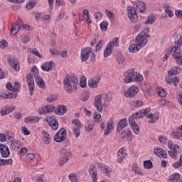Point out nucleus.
Wrapping results in <instances>:
<instances>
[{
	"label": "nucleus",
	"instance_id": "nucleus-60",
	"mask_svg": "<svg viewBox=\"0 0 182 182\" xmlns=\"http://www.w3.org/2000/svg\"><path fill=\"white\" fill-rule=\"evenodd\" d=\"M125 136L127 137V139H128L129 141H132V139L133 137V133H132V131L128 130L126 132Z\"/></svg>",
	"mask_w": 182,
	"mask_h": 182
},
{
	"label": "nucleus",
	"instance_id": "nucleus-8",
	"mask_svg": "<svg viewBox=\"0 0 182 182\" xmlns=\"http://www.w3.org/2000/svg\"><path fill=\"white\" fill-rule=\"evenodd\" d=\"M171 53L173 55V58L176 59L177 63L182 65V53L180 48L178 47H172Z\"/></svg>",
	"mask_w": 182,
	"mask_h": 182
},
{
	"label": "nucleus",
	"instance_id": "nucleus-21",
	"mask_svg": "<svg viewBox=\"0 0 182 182\" xmlns=\"http://www.w3.org/2000/svg\"><path fill=\"white\" fill-rule=\"evenodd\" d=\"M89 173L93 182H97V168L95 166H91L89 168Z\"/></svg>",
	"mask_w": 182,
	"mask_h": 182
},
{
	"label": "nucleus",
	"instance_id": "nucleus-14",
	"mask_svg": "<svg viewBox=\"0 0 182 182\" xmlns=\"http://www.w3.org/2000/svg\"><path fill=\"white\" fill-rule=\"evenodd\" d=\"M47 122H48L49 126L51 127L53 130H58V129L59 127V122H58V119H56V117H49L47 119Z\"/></svg>",
	"mask_w": 182,
	"mask_h": 182
},
{
	"label": "nucleus",
	"instance_id": "nucleus-15",
	"mask_svg": "<svg viewBox=\"0 0 182 182\" xmlns=\"http://www.w3.org/2000/svg\"><path fill=\"white\" fill-rule=\"evenodd\" d=\"M0 97H3V99H16L18 97V93L15 91L9 92H3L0 93Z\"/></svg>",
	"mask_w": 182,
	"mask_h": 182
},
{
	"label": "nucleus",
	"instance_id": "nucleus-49",
	"mask_svg": "<svg viewBox=\"0 0 182 182\" xmlns=\"http://www.w3.org/2000/svg\"><path fill=\"white\" fill-rule=\"evenodd\" d=\"M105 45V41L103 40H100L96 45L95 47V52H99L102 48H103V46Z\"/></svg>",
	"mask_w": 182,
	"mask_h": 182
},
{
	"label": "nucleus",
	"instance_id": "nucleus-6",
	"mask_svg": "<svg viewBox=\"0 0 182 182\" xmlns=\"http://www.w3.org/2000/svg\"><path fill=\"white\" fill-rule=\"evenodd\" d=\"M139 92H140V88L139 86L133 85L124 92V95L126 97H134V96H136Z\"/></svg>",
	"mask_w": 182,
	"mask_h": 182
},
{
	"label": "nucleus",
	"instance_id": "nucleus-28",
	"mask_svg": "<svg viewBox=\"0 0 182 182\" xmlns=\"http://www.w3.org/2000/svg\"><path fill=\"white\" fill-rule=\"evenodd\" d=\"M68 112V108L65 105H60L55 110V113L56 114H59L60 116H62Z\"/></svg>",
	"mask_w": 182,
	"mask_h": 182
},
{
	"label": "nucleus",
	"instance_id": "nucleus-54",
	"mask_svg": "<svg viewBox=\"0 0 182 182\" xmlns=\"http://www.w3.org/2000/svg\"><path fill=\"white\" fill-rule=\"evenodd\" d=\"M107 26H109V23L107 21H102L100 23L101 31H107Z\"/></svg>",
	"mask_w": 182,
	"mask_h": 182
},
{
	"label": "nucleus",
	"instance_id": "nucleus-33",
	"mask_svg": "<svg viewBox=\"0 0 182 182\" xmlns=\"http://www.w3.org/2000/svg\"><path fill=\"white\" fill-rule=\"evenodd\" d=\"M93 127H95V123H93V121H88L85 124V132H92L93 130Z\"/></svg>",
	"mask_w": 182,
	"mask_h": 182
},
{
	"label": "nucleus",
	"instance_id": "nucleus-20",
	"mask_svg": "<svg viewBox=\"0 0 182 182\" xmlns=\"http://www.w3.org/2000/svg\"><path fill=\"white\" fill-rule=\"evenodd\" d=\"M134 70H129L127 73V76H125L124 82V83H130L134 82Z\"/></svg>",
	"mask_w": 182,
	"mask_h": 182
},
{
	"label": "nucleus",
	"instance_id": "nucleus-38",
	"mask_svg": "<svg viewBox=\"0 0 182 182\" xmlns=\"http://www.w3.org/2000/svg\"><path fill=\"white\" fill-rule=\"evenodd\" d=\"M147 118L151 119V120L148 122L149 124H152V123H156V122H157V120L159 119V117L153 114H149Z\"/></svg>",
	"mask_w": 182,
	"mask_h": 182
},
{
	"label": "nucleus",
	"instance_id": "nucleus-50",
	"mask_svg": "<svg viewBox=\"0 0 182 182\" xmlns=\"http://www.w3.org/2000/svg\"><path fill=\"white\" fill-rule=\"evenodd\" d=\"M56 100H58V95H51L47 98L48 103H53V102H56Z\"/></svg>",
	"mask_w": 182,
	"mask_h": 182
},
{
	"label": "nucleus",
	"instance_id": "nucleus-55",
	"mask_svg": "<svg viewBox=\"0 0 182 182\" xmlns=\"http://www.w3.org/2000/svg\"><path fill=\"white\" fill-rule=\"evenodd\" d=\"M156 22V20L153 16L149 17L146 21H145V25H151V23H154Z\"/></svg>",
	"mask_w": 182,
	"mask_h": 182
},
{
	"label": "nucleus",
	"instance_id": "nucleus-43",
	"mask_svg": "<svg viewBox=\"0 0 182 182\" xmlns=\"http://www.w3.org/2000/svg\"><path fill=\"white\" fill-rule=\"evenodd\" d=\"M112 47L109 45H107V47L104 50V57L107 58V56H110L112 55Z\"/></svg>",
	"mask_w": 182,
	"mask_h": 182
},
{
	"label": "nucleus",
	"instance_id": "nucleus-29",
	"mask_svg": "<svg viewBox=\"0 0 182 182\" xmlns=\"http://www.w3.org/2000/svg\"><path fill=\"white\" fill-rule=\"evenodd\" d=\"M34 79L36 80V84L38 86H39V87H42L43 89L45 87V81L38 75V73L36 75H34Z\"/></svg>",
	"mask_w": 182,
	"mask_h": 182
},
{
	"label": "nucleus",
	"instance_id": "nucleus-62",
	"mask_svg": "<svg viewBox=\"0 0 182 182\" xmlns=\"http://www.w3.org/2000/svg\"><path fill=\"white\" fill-rule=\"evenodd\" d=\"M95 122H99L102 118V115L100 114H97V112H95L93 114Z\"/></svg>",
	"mask_w": 182,
	"mask_h": 182
},
{
	"label": "nucleus",
	"instance_id": "nucleus-56",
	"mask_svg": "<svg viewBox=\"0 0 182 182\" xmlns=\"http://www.w3.org/2000/svg\"><path fill=\"white\" fill-rule=\"evenodd\" d=\"M20 89H21V83L19 82H16L14 84V90H13V92H16V93H18Z\"/></svg>",
	"mask_w": 182,
	"mask_h": 182
},
{
	"label": "nucleus",
	"instance_id": "nucleus-17",
	"mask_svg": "<svg viewBox=\"0 0 182 182\" xmlns=\"http://www.w3.org/2000/svg\"><path fill=\"white\" fill-rule=\"evenodd\" d=\"M129 124L135 134H139L140 133V128H139V125L136 124V121H134V118L130 117L129 118Z\"/></svg>",
	"mask_w": 182,
	"mask_h": 182
},
{
	"label": "nucleus",
	"instance_id": "nucleus-42",
	"mask_svg": "<svg viewBox=\"0 0 182 182\" xmlns=\"http://www.w3.org/2000/svg\"><path fill=\"white\" fill-rule=\"evenodd\" d=\"M119 37H117L112 39V41L108 43V46H109L112 48H113V46H119Z\"/></svg>",
	"mask_w": 182,
	"mask_h": 182
},
{
	"label": "nucleus",
	"instance_id": "nucleus-37",
	"mask_svg": "<svg viewBox=\"0 0 182 182\" xmlns=\"http://www.w3.org/2000/svg\"><path fill=\"white\" fill-rule=\"evenodd\" d=\"M36 6V0H31L26 5V8L28 10L33 9Z\"/></svg>",
	"mask_w": 182,
	"mask_h": 182
},
{
	"label": "nucleus",
	"instance_id": "nucleus-57",
	"mask_svg": "<svg viewBox=\"0 0 182 182\" xmlns=\"http://www.w3.org/2000/svg\"><path fill=\"white\" fill-rule=\"evenodd\" d=\"M72 123L75 125L73 127H82V123L77 119H73Z\"/></svg>",
	"mask_w": 182,
	"mask_h": 182
},
{
	"label": "nucleus",
	"instance_id": "nucleus-47",
	"mask_svg": "<svg viewBox=\"0 0 182 182\" xmlns=\"http://www.w3.org/2000/svg\"><path fill=\"white\" fill-rule=\"evenodd\" d=\"M182 166V155L180 156V159L178 161L173 164L172 166L173 168H180Z\"/></svg>",
	"mask_w": 182,
	"mask_h": 182
},
{
	"label": "nucleus",
	"instance_id": "nucleus-13",
	"mask_svg": "<svg viewBox=\"0 0 182 182\" xmlns=\"http://www.w3.org/2000/svg\"><path fill=\"white\" fill-rule=\"evenodd\" d=\"M0 153L1 154V157L6 159L9 157L11 151L9 150V148H8V146L4 144H0Z\"/></svg>",
	"mask_w": 182,
	"mask_h": 182
},
{
	"label": "nucleus",
	"instance_id": "nucleus-34",
	"mask_svg": "<svg viewBox=\"0 0 182 182\" xmlns=\"http://www.w3.org/2000/svg\"><path fill=\"white\" fill-rule=\"evenodd\" d=\"M135 4L140 12H144V11H146V4H144V2L136 1L135 2Z\"/></svg>",
	"mask_w": 182,
	"mask_h": 182
},
{
	"label": "nucleus",
	"instance_id": "nucleus-19",
	"mask_svg": "<svg viewBox=\"0 0 182 182\" xmlns=\"http://www.w3.org/2000/svg\"><path fill=\"white\" fill-rule=\"evenodd\" d=\"M55 106L53 105H47L46 107H42L39 109V113L41 114H46L47 113H52L55 111Z\"/></svg>",
	"mask_w": 182,
	"mask_h": 182
},
{
	"label": "nucleus",
	"instance_id": "nucleus-11",
	"mask_svg": "<svg viewBox=\"0 0 182 182\" xmlns=\"http://www.w3.org/2000/svg\"><path fill=\"white\" fill-rule=\"evenodd\" d=\"M151 110V109H150V107L139 110L136 113L133 114L131 117L133 119H140V117H144V116H147L149 113H150Z\"/></svg>",
	"mask_w": 182,
	"mask_h": 182
},
{
	"label": "nucleus",
	"instance_id": "nucleus-1",
	"mask_svg": "<svg viewBox=\"0 0 182 182\" xmlns=\"http://www.w3.org/2000/svg\"><path fill=\"white\" fill-rule=\"evenodd\" d=\"M110 102H112V97L107 95V94H100L95 97L94 106L97 112L102 113L103 112V107H106Z\"/></svg>",
	"mask_w": 182,
	"mask_h": 182
},
{
	"label": "nucleus",
	"instance_id": "nucleus-59",
	"mask_svg": "<svg viewBox=\"0 0 182 182\" xmlns=\"http://www.w3.org/2000/svg\"><path fill=\"white\" fill-rule=\"evenodd\" d=\"M68 178L70 181H77V176L75 173H71L69 175Z\"/></svg>",
	"mask_w": 182,
	"mask_h": 182
},
{
	"label": "nucleus",
	"instance_id": "nucleus-16",
	"mask_svg": "<svg viewBox=\"0 0 182 182\" xmlns=\"http://www.w3.org/2000/svg\"><path fill=\"white\" fill-rule=\"evenodd\" d=\"M154 153L160 159H167V151L164 150L163 148H154Z\"/></svg>",
	"mask_w": 182,
	"mask_h": 182
},
{
	"label": "nucleus",
	"instance_id": "nucleus-31",
	"mask_svg": "<svg viewBox=\"0 0 182 182\" xmlns=\"http://www.w3.org/2000/svg\"><path fill=\"white\" fill-rule=\"evenodd\" d=\"M42 136H43V141L45 143V144H49L52 139L50 137V135H49V134H48L47 132H43Z\"/></svg>",
	"mask_w": 182,
	"mask_h": 182
},
{
	"label": "nucleus",
	"instance_id": "nucleus-44",
	"mask_svg": "<svg viewBox=\"0 0 182 182\" xmlns=\"http://www.w3.org/2000/svg\"><path fill=\"white\" fill-rule=\"evenodd\" d=\"M178 71L177 70V67H173L171 70L168 72V77H173L175 75H177Z\"/></svg>",
	"mask_w": 182,
	"mask_h": 182
},
{
	"label": "nucleus",
	"instance_id": "nucleus-18",
	"mask_svg": "<svg viewBox=\"0 0 182 182\" xmlns=\"http://www.w3.org/2000/svg\"><path fill=\"white\" fill-rule=\"evenodd\" d=\"M100 82V77L96 76L92 77V79L89 80L88 81V86L95 89L99 86V83Z\"/></svg>",
	"mask_w": 182,
	"mask_h": 182
},
{
	"label": "nucleus",
	"instance_id": "nucleus-22",
	"mask_svg": "<svg viewBox=\"0 0 182 182\" xmlns=\"http://www.w3.org/2000/svg\"><path fill=\"white\" fill-rule=\"evenodd\" d=\"M180 151V146L176 144L173 145L172 151H168V155L171 159H177V153Z\"/></svg>",
	"mask_w": 182,
	"mask_h": 182
},
{
	"label": "nucleus",
	"instance_id": "nucleus-26",
	"mask_svg": "<svg viewBox=\"0 0 182 182\" xmlns=\"http://www.w3.org/2000/svg\"><path fill=\"white\" fill-rule=\"evenodd\" d=\"M52 65H53V60L46 62L41 65V69L44 72H49V70H52Z\"/></svg>",
	"mask_w": 182,
	"mask_h": 182
},
{
	"label": "nucleus",
	"instance_id": "nucleus-58",
	"mask_svg": "<svg viewBox=\"0 0 182 182\" xmlns=\"http://www.w3.org/2000/svg\"><path fill=\"white\" fill-rule=\"evenodd\" d=\"M6 89L9 90V92H14L15 90V87L12 85V83L11 82H7L6 85Z\"/></svg>",
	"mask_w": 182,
	"mask_h": 182
},
{
	"label": "nucleus",
	"instance_id": "nucleus-5",
	"mask_svg": "<svg viewBox=\"0 0 182 182\" xmlns=\"http://www.w3.org/2000/svg\"><path fill=\"white\" fill-rule=\"evenodd\" d=\"M60 153L62 154V156L59 159V166L60 167H62V166L66 164V163L69 161V157H70L72 152L63 148L60 151Z\"/></svg>",
	"mask_w": 182,
	"mask_h": 182
},
{
	"label": "nucleus",
	"instance_id": "nucleus-25",
	"mask_svg": "<svg viewBox=\"0 0 182 182\" xmlns=\"http://www.w3.org/2000/svg\"><path fill=\"white\" fill-rule=\"evenodd\" d=\"M126 156H127L126 151L123 148L120 149L117 152L118 163H122Z\"/></svg>",
	"mask_w": 182,
	"mask_h": 182
},
{
	"label": "nucleus",
	"instance_id": "nucleus-2",
	"mask_svg": "<svg viewBox=\"0 0 182 182\" xmlns=\"http://www.w3.org/2000/svg\"><path fill=\"white\" fill-rule=\"evenodd\" d=\"M79 80L75 77H70L64 80V89L68 93L76 90Z\"/></svg>",
	"mask_w": 182,
	"mask_h": 182
},
{
	"label": "nucleus",
	"instance_id": "nucleus-48",
	"mask_svg": "<svg viewBox=\"0 0 182 182\" xmlns=\"http://www.w3.org/2000/svg\"><path fill=\"white\" fill-rule=\"evenodd\" d=\"M144 168H147L148 170H150V168H153V163L151 161H144Z\"/></svg>",
	"mask_w": 182,
	"mask_h": 182
},
{
	"label": "nucleus",
	"instance_id": "nucleus-53",
	"mask_svg": "<svg viewBox=\"0 0 182 182\" xmlns=\"http://www.w3.org/2000/svg\"><path fill=\"white\" fill-rule=\"evenodd\" d=\"M166 82H168V83H171V82H173V85H175V86H177L176 83H178V77H174L172 80L171 77H169V79L166 80Z\"/></svg>",
	"mask_w": 182,
	"mask_h": 182
},
{
	"label": "nucleus",
	"instance_id": "nucleus-23",
	"mask_svg": "<svg viewBox=\"0 0 182 182\" xmlns=\"http://www.w3.org/2000/svg\"><path fill=\"white\" fill-rule=\"evenodd\" d=\"M127 126V119L124 118L122 119L117 124V132L119 133V132H122L124 127Z\"/></svg>",
	"mask_w": 182,
	"mask_h": 182
},
{
	"label": "nucleus",
	"instance_id": "nucleus-45",
	"mask_svg": "<svg viewBox=\"0 0 182 182\" xmlns=\"http://www.w3.org/2000/svg\"><path fill=\"white\" fill-rule=\"evenodd\" d=\"M80 129L82 127H73V133L75 137L77 138L80 136Z\"/></svg>",
	"mask_w": 182,
	"mask_h": 182
},
{
	"label": "nucleus",
	"instance_id": "nucleus-12",
	"mask_svg": "<svg viewBox=\"0 0 182 182\" xmlns=\"http://www.w3.org/2000/svg\"><path fill=\"white\" fill-rule=\"evenodd\" d=\"M92 50L93 49H92V48H87V47L81 50L80 58H81L82 62H86V60L89 59V57L90 56V53H92Z\"/></svg>",
	"mask_w": 182,
	"mask_h": 182
},
{
	"label": "nucleus",
	"instance_id": "nucleus-7",
	"mask_svg": "<svg viewBox=\"0 0 182 182\" xmlns=\"http://www.w3.org/2000/svg\"><path fill=\"white\" fill-rule=\"evenodd\" d=\"M68 134V132L66 129L61 128L54 136V140L57 143H60V141H64L66 140V136Z\"/></svg>",
	"mask_w": 182,
	"mask_h": 182
},
{
	"label": "nucleus",
	"instance_id": "nucleus-40",
	"mask_svg": "<svg viewBox=\"0 0 182 182\" xmlns=\"http://www.w3.org/2000/svg\"><path fill=\"white\" fill-rule=\"evenodd\" d=\"M170 135L173 139H180L182 137V132H171Z\"/></svg>",
	"mask_w": 182,
	"mask_h": 182
},
{
	"label": "nucleus",
	"instance_id": "nucleus-35",
	"mask_svg": "<svg viewBox=\"0 0 182 182\" xmlns=\"http://www.w3.org/2000/svg\"><path fill=\"white\" fill-rule=\"evenodd\" d=\"M21 29V26H19V23H16L11 30V35H13L14 36H15V35H16V33H18V32H19V30Z\"/></svg>",
	"mask_w": 182,
	"mask_h": 182
},
{
	"label": "nucleus",
	"instance_id": "nucleus-41",
	"mask_svg": "<svg viewBox=\"0 0 182 182\" xmlns=\"http://www.w3.org/2000/svg\"><path fill=\"white\" fill-rule=\"evenodd\" d=\"M11 146L13 149H19L21 147V141L16 139L11 140Z\"/></svg>",
	"mask_w": 182,
	"mask_h": 182
},
{
	"label": "nucleus",
	"instance_id": "nucleus-39",
	"mask_svg": "<svg viewBox=\"0 0 182 182\" xmlns=\"http://www.w3.org/2000/svg\"><path fill=\"white\" fill-rule=\"evenodd\" d=\"M139 49H140V47H139L136 43V44H132L129 47V52H132V53H136V52H137Z\"/></svg>",
	"mask_w": 182,
	"mask_h": 182
},
{
	"label": "nucleus",
	"instance_id": "nucleus-4",
	"mask_svg": "<svg viewBox=\"0 0 182 182\" xmlns=\"http://www.w3.org/2000/svg\"><path fill=\"white\" fill-rule=\"evenodd\" d=\"M149 32H150V28H146L141 33H139L135 39V42L137 46H139V49L141 48H143L144 46L148 41L147 38H149L150 36H149Z\"/></svg>",
	"mask_w": 182,
	"mask_h": 182
},
{
	"label": "nucleus",
	"instance_id": "nucleus-61",
	"mask_svg": "<svg viewBox=\"0 0 182 182\" xmlns=\"http://www.w3.org/2000/svg\"><path fill=\"white\" fill-rule=\"evenodd\" d=\"M159 140L160 143L165 144V143H167V136L162 135L159 137Z\"/></svg>",
	"mask_w": 182,
	"mask_h": 182
},
{
	"label": "nucleus",
	"instance_id": "nucleus-32",
	"mask_svg": "<svg viewBox=\"0 0 182 182\" xmlns=\"http://www.w3.org/2000/svg\"><path fill=\"white\" fill-rule=\"evenodd\" d=\"M82 15L85 21H86L87 23H91L92 20H90V16H89V10L88 9H84L82 11Z\"/></svg>",
	"mask_w": 182,
	"mask_h": 182
},
{
	"label": "nucleus",
	"instance_id": "nucleus-24",
	"mask_svg": "<svg viewBox=\"0 0 182 182\" xmlns=\"http://www.w3.org/2000/svg\"><path fill=\"white\" fill-rule=\"evenodd\" d=\"M41 117H27L24 119L25 123L31 124L32 123H39Z\"/></svg>",
	"mask_w": 182,
	"mask_h": 182
},
{
	"label": "nucleus",
	"instance_id": "nucleus-64",
	"mask_svg": "<svg viewBox=\"0 0 182 182\" xmlns=\"http://www.w3.org/2000/svg\"><path fill=\"white\" fill-rule=\"evenodd\" d=\"M31 53H33V55H35V56H38V58H42V55H41V53H39V52H38V49H36V48H33L31 50Z\"/></svg>",
	"mask_w": 182,
	"mask_h": 182
},
{
	"label": "nucleus",
	"instance_id": "nucleus-9",
	"mask_svg": "<svg viewBox=\"0 0 182 182\" xmlns=\"http://www.w3.org/2000/svg\"><path fill=\"white\" fill-rule=\"evenodd\" d=\"M127 11L128 16L131 22H132V23H136V22L139 21V18L137 17V13L136 12V8L133 6H129Z\"/></svg>",
	"mask_w": 182,
	"mask_h": 182
},
{
	"label": "nucleus",
	"instance_id": "nucleus-63",
	"mask_svg": "<svg viewBox=\"0 0 182 182\" xmlns=\"http://www.w3.org/2000/svg\"><path fill=\"white\" fill-rule=\"evenodd\" d=\"M117 60L119 65H123L124 62V58H123L122 55H120L118 57H117Z\"/></svg>",
	"mask_w": 182,
	"mask_h": 182
},
{
	"label": "nucleus",
	"instance_id": "nucleus-46",
	"mask_svg": "<svg viewBox=\"0 0 182 182\" xmlns=\"http://www.w3.org/2000/svg\"><path fill=\"white\" fill-rule=\"evenodd\" d=\"M134 82H143V75L139 73H136L135 76H134Z\"/></svg>",
	"mask_w": 182,
	"mask_h": 182
},
{
	"label": "nucleus",
	"instance_id": "nucleus-10",
	"mask_svg": "<svg viewBox=\"0 0 182 182\" xmlns=\"http://www.w3.org/2000/svg\"><path fill=\"white\" fill-rule=\"evenodd\" d=\"M7 60L14 70H16V72H19L21 70V65L19 64L18 59L10 56L8 58Z\"/></svg>",
	"mask_w": 182,
	"mask_h": 182
},
{
	"label": "nucleus",
	"instance_id": "nucleus-3",
	"mask_svg": "<svg viewBox=\"0 0 182 182\" xmlns=\"http://www.w3.org/2000/svg\"><path fill=\"white\" fill-rule=\"evenodd\" d=\"M38 72V68L33 66L31 68V73L27 75L26 80L29 87L30 96H32L33 93H35V80H33V77L36 76Z\"/></svg>",
	"mask_w": 182,
	"mask_h": 182
},
{
	"label": "nucleus",
	"instance_id": "nucleus-27",
	"mask_svg": "<svg viewBox=\"0 0 182 182\" xmlns=\"http://www.w3.org/2000/svg\"><path fill=\"white\" fill-rule=\"evenodd\" d=\"M112 130H113V119H109L105 130V135L109 136L112 133Z\"/></svg>",
	"mask_w": 182,
	"mask_h": 182
},
{
	"label": "nucleus",
	"instance_id": "nucleus-30",
	"mask_svg": "<svg viewBox=\"0 0 182 182\" xmlns=\"http://www.w3.org/2000/svg\"><path fill=\"white\" fill-rule=\"evenodd\" d=\"M132 171L135 173L136 176H144V173L141 172L139 165L137 164H134L132 166Z\"/></svg>",
	"mask_w": 182,
	"mask_h": 182
},
{
	"label": "nucleus",
	"instance_id": "nucleus-52",
	"mask_svg": "<svg viewBox=\"0 0 182 182\" xmlns=\"http://www.w3.org/2000/svg\"><path fill=\"white\" fill-rule=\"evenodd\" d=\"M178 180H180V173L173 174L171 178L170 179V181L173 182H177Z\"/></svg>",
	"mask_w": 182,
	"mask_h": 182
},
{
	"label": "nucleus",
	"instance_id": "nucleus-36",
	"mask_svg": "<svg viewBox=\"0 0 182 182\" xmlns=\"http://www.w3.org/2000/svg\"><path fill=\"white\" fill-rule=\"evenodd\" d=\"M12 163H14V161L12 160V159H0V166H9V165L12 164Z\"/></svg>",
	"mask_w": 182,
	"mask_h": 182
},
{
	"label": "nucleus",
	"instance_id": "nucleus-51",
	"mask_svg": "<svg viewBox=\"0 0 182 182\" xmlns=\"http://www.w3.org/2000/svg\"><path fill=\"white\" fill-rule=\"evenodd\" d=\"M159 95L160 96V97H166V96H167V92H166V90L163 87H159Z\"/></svg>",
	"mask_w": 182,
	"mask_h": 182
}]
</instances>
